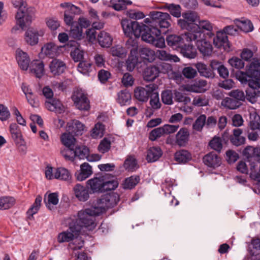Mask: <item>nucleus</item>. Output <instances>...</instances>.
Returning <instances> with one entry per match:
<instances>
[{"mask_svg": "<svg viewBox=\"0 0 260 260\" xmlns=\"http://www.w3.org/2000/svg\"><path fill=\"white\" fill-rule=\"evenodd\" d=\"M142 23L141 27V39L143 41L151 44L156 47L163 48L165 46V38L161 36L160 29L150 22Z\"/></svg>", "mask_w": 260, "mask_h": 260, "instance_id": "1", "label": "nucleus"}, {"mask_svg": "<svg viewBox=\"0 0 260 260\" xmlns=\"http://www.w3.org/2000/svg\"><path fill=\"white\" fill-rule=\"evenodd\" d=\"M100 215L101 214L98 213V211L93 206L91 208L78 211L76 221H73L71 223H74L75 226L79 228V233L82 228H85L88 231H92L96 226L95 216Z\"/></svg>", "mask_w": 260, "mask_h": 260, "instance_id": "2", "label": "nucleus"}, {"mask_svg": "<svg viewBox=\"0 0 260 260\" xmlns=\"http://www.w3.org/2000/svg\"><path fill=\"white\" fill-rule=\"evenodd\" d=\"M12 3L15 8H18L15 17L16 24L23 29L31 23L35 16V9L31 7L26 8L22 0H12Z\"/></svg>", "mask_w": 260, "mask_h": 260, "instance_id": "3", "label": "nucleus"}, {"mask_svg": "<svg viewBox=\"0 0 260 260\" xmlns=\"http://www.w3.org/2000/svg\"><path fill=\"white\" fill-rule=\"evenodd\" d=\"M184 37L186 41L196 42L198 49L204 56H209L213 51L212 45L208 40V37H205V33L198 31L195 34L191 32L184 33Z\"/></svg>", "mask_w": 260, "mask_h": 260, "instance_id": "4", "label": "nucleus"}, {"mask_svg": "<svg viewBox=\"0 0 260 260\" xmlns=\"http://www.w3.org/2000/svg\"><path fill=\"white\" fill-rule=\"evenodd\" d=\"M235 77L241 83L248 85L250 81L260 79V59L254 58L246 72L238 70L235 73Z\"/></svg>", "mask_w": 260, "mask_h": 260, "instance_id": "5", "label": "nucleus"}, {"mask_svg": "<svg viewBox=\"0 0 260 260\" xmlns=\"http://www.w3.org/2000/svg\"><path fill=\"white\" fill-rule=\"evenodd\" d=\"M119 201V194L116 192H111L102 196L100 199L97 200L93 206L98 211V213L102 214L107 209L116 206Z\"/></svg>", "mask_w": 260, "mask_h": 260, "instance_id": "6", "label": "nucleus"}, {"mask_svg": "<svg viewBox=\"0 0 260 260\" xmlns=\"http://www.w3.org/2000/svg\"><path fill=\"white\" fill-rule=\"evenodd\" d=\"M149 18L144 20L145 22H150L159 28H168L171 26V17L168 13L153 11L149 13Z\"/></svg>", "mask_w": 260, "mask_h": 260, "instance_id": "7", "label": "nucleus"}, {"mask_svg": "<svg viewBox=\"0 0 260 260\" xmlns=\"http://www.w3.org/2000/svg\"><path fill=\"white\" fill-rule=\"evenodd\" d=\"M182 18L178 20V25L182 29L188 30L187 32L194 33L199 20V16L194 11H188L182 14Z\"/></svg>", "mask_w": 260, "mask_h": 260, "instance_id": "8", "label": "nucleus"}, {"mask_svg": "<svg viewBox=\"0 0 260 260\" xmlns=\"http://www.w3.org/2000/svg\"><path fill=\"white\" fill-rule=\"evenodd\" d=\"M123 32L125 36L128 38L134 36L136 38H139L142 33L141 27L142 23L136 21H132L129 19H122L121 22Z\"/></svg>", "mask_w": 260, "mask_h": 260, "instance_id": "9", "label": "nucleus"}, {"mask_svg": "<svg viewBox=\"0 0 260 260\" xmlns=\"http://www.w3.org/2000/svg\"><path fill=\"white\" fill-rule=\"evenodd\" d=\"M89 149L85 146H79L71 150H63L61 154L67 160L74 161L75 157L79 159L87 158L89 154Z\"/></svg>", "mask_w": 260, "mask_h": 260, "instance_id": "10", "label": "nucleus"}, {"mask_svg": "<svg viewBox=\"0 0 260 260\" xmlns=\"http://www.w3.org/2000/svg\"><path fill=\"white\" fill-rule=\"evenodd\" d=\"M76 107L80 110L88 111L90 109V102L87 95L81 89H77L71 96Z\"/></svg>", "mask_w": 260, "mask_h": 260, "instance_id": "11", "label": "nucleus"}, {"mask_svg": "<svg viewBox=\"0 0 260 260\" xmlns=\"http://www.w3.org/2000/svg\"><path fill=\"white\" fill-rule=\"evenodd\" d=\"M243 155L249 162L251 171L254 170L257 164L260 163V148L247 146L243 150Z\"/></svg>", "mask_w": 260, "mask_h": 260, "instance_id": "12", "label": "nucleus"}, {"mask_svg": "<svg viewBox=\"0 0 260 260\" xmlns=\"http://www.w3.org/2000/svg\"><path fill=\"white\" fill-rule=\"evenodd\" d=\"M157 86L154 83L146 85L145 87L139 86L134 90V96L139 102H146L152 93L157 89Z\"/></svg>", "mask_w": 260, "mask_h": 260, "instance_id": "13", "label": "nucleus"}, {"mask_svg": "<svg viewBox=\"0 0 260 260\" xmlns=\"http://www.w3.org/2000/svg\"><path fill=\"white\" fill-rule=\"evenodd\" d=\"M60 6L66 9L63 20L66 25L70 26L74 24L75 15L80 14V8L70 3H61Z\"/></svg>", "mask_w": 260, "mask_h": 260, "instance_id": "14", "label": "nucleus"}, {"mask_svg": "<svg viewBox=\"0 0 260 260\" xmlns=\"http://www.w3.org/2000/svg\"><path fill=\"white\" fill-rule=\"evenodd\" d=\"M79 234V228L75 226L74 223H69V229L58 234L57 240L59 243L70 242L74 240L75 235Z\"/></svg>", "mask_w": 260, "mask_h": 260, "instance_id": "15", "label": "nucleus"}, {"mask_svg": "<svg viewBox=\"0 0 260 260\" xmlns=\"http://www.w3.org/2000/svg\"><path fill=\"white\" fill-rule=\"evenodd\" d=\"M248 86L246 90L245 98L252 104H254L256 102L259 94L258 89L260 88V79L257 78L256 80L250 81Z\"/></svg>", "mask_w": 260, "mask_h": 260, "instance_id": "16", "label": "nucleus"}, {"mask_svg": "<svg viewBox=\"0 0 260 260\" xmlns=\"http://www.w3.org/2000/svg\"><path fill=\"white\" fill-rule=\"evenodd\" d=\"M44 33V30L42 29L39 30L34 28L28 29L25 32V41L30 46H35L39 42V37L43 36Z\"/></svg>", "mask_w": 260, "mask_h": 260, "instance_id": "17", "label": "nucleus"}, {"mask_svg": "<svg viewBox=\"0 0 260 260\" xmlns=\"http://www.w3.org/2000/svg\"><path fill=\"white\" fill-rule=\"evenodd\" d=\"M86 186L91 193L103 192V178L94 177L89 179L86 182Z\"/></svg>", "mask_w": 260, "mask_h": 260, "instance_id": "18", "label": "nucleus"}, {"mask_svg": "<svg viewBox=\"0 0 260 260\" xmlns=\"http://www.w3.org/2000/svg\"><path fill=\"white\" fill-rule=\"evenodd\" d=\"M203 162L208 167L215 169L221 164V158L215 152H211L204 156Z\"/></svg>", "mask_w": 260, "mask_h": 260, "instance_id": "19", "label": "nucleus"}, {"mask_svg": "<svg viewBox=\"0 0 260 260\" xmlns=\"http://www.w3.org/2000/svg\"><path fill=\"white\" fill-rule=\"evenodd\" d=\"M16 59L20 69L26 71L30 63V59L28 54L20 49L16 51Z\"/></svg>", "mask_w": 260, "mask_h": 260, "instance_id": "20", "label": "nucleus"}, {"mask_svg": "<svg viewBox=\"0 0 260 260\" xmlns=\"http://www.w3.org/2000/svg\"><path fill=\"white\" fill-rule=\"evenodd\" d=\"M84 129V124L78 120H72L68 123L67 131L76 136H81Z\"/></svg>", "mask_w": 260, "mask_h": 260, "instance_id": "21", "label": "nucleus"}, {"mask_svg": "<svg viewBox=\"0 0 260 260\" xmlns=\"http://www.w3.org/2000/svg\"><path fill=\"white\" fill-rule=\"evenodd\" d=\"M66 67V64L63 61L56 58L53 59L49 64L50 72L54 76L62 74Z\"/></svg>", "mask_w": 260, "mask_h": 260, "instance_id": "22", "label": "nucleus"}, {"mask_svg": "<svg viewBox=\"0 0 260 260\" xmlns=\"http://www.w3.org/2000/svg\"><path fill=\"white\" fill-rule=\"evenodd\" d=\"M149 104L151 106L150 108L146 109V113L148 114L149 117L151 116L155 110H158L161 107V103L159 101V94L156 90H154L151 96H150Z\"/></svg>", "mask_w": 260, "mask_h": 260, "instance_id": "23", "label": "nucleus"}, {"mask_svg": "<svg viewBox=\"0 0 260 260\" xmlns=\"http://www.w3.org/2000/svg\"><path fill=\"white\" fill-rule=\"evenodd\" d=\"M73 190L76 198L81 202H85L89 198V190L86 187L77 184L74 187Z\"/></svg>", "mask_w": 260, "mask_h": 260, "instance_id": "24", "label": "nucleus"}, {"mask_svg": "<svg viewBox=\"0 0 260 260\" xmlns=\"http://www.w3.org/2000/svg\"><path fill=\"white\" fill-rule=\"evenodd\" d=\"M30 72L37 78H41L44 74V64L42 61L34 60L31 62L29 66Z\"/></svg>", "mask_w": 260, "mask_h": 260, "instance_id": "25", "label": "nucleus"}, {"mask_svg": "<svg viewBox=\"0 0 260 260\" xmlns=\"http://www.w3.org/2000/svg\"><path fill=\"white\" fill-rule=\"evenodd\" d=\"M159 68L156 66H150L147 67L143 72V78L147 81L154 80L159 75Z\"/></svg>", "mask_w": 260, "mask_h": 260, "instance_id": "26", "label": "nucleus"}, {"mask_svg": "<svg viewBox=\"0 0 260 260\" xmlns=\"http://www.w3.org/2000/svg\"><path fill=\"white\" fill-rule=\"evenodd\" d=\"M60 48L54 43L50 42L42 47V51L49 57L53 58L59 54Z\"/></svg>", "mask_w": 260, "mask_h": 260, "instance_id": "27", "label": "nucleus"}, {"mask_svg": "<svg viewBox=\"0 0 260 260\" xmlns=\"http://www.w3.org/2000/svg\"><path fill=\"white\" fill-rule=\"evenodd\" d=\"M189 138V132L186 128H181L176 135V143L180 146L184 147L187 144Z\"/></svg>", "mask_w": 260, "mask_h": 260, "instance_id": "28", "label": "nucleus"}, {"mask_svg": "<svg viewBox=\"0 0 260 260\" xmlns=\"http://www.w3.org/2000/svg\"><path fill=\"white\" fill-rule=\"evenodd\" d=\"M162 151L159 147H151L147 151L146 160L148 162L157 161L162 155Z\"/></svg>", "mask_w": 260, "mask_h": 260, "instance_id": "29", "label": "nucleus"}, {"mask_svg": "<svg viewBox=\"0 0 260 260\" xmlns=\"http://www.w3.org/2000/svg\"><path fill=\"white\" fill-rule=\"evenodd\" d=\"M213 43L217 48L223 47L224 50L227 48H230L229 41L227 36L223 32H218L216 36L213 39Z\"/></svg>", "mask_w": 260, "mask_h": 260, "instance_id": "30", "label": "nucleus"}, {"mask_svg": "<svg viewBox=\"0 0 260 260\" xmlns=\"http://www.w3.org/2000/svg\"><path fill=\"white\" fill-rule=\"evenodd\" d=\"M197 22H198V24H197L198 27H196L193 34L198 31L204 33V32L202 30V29H203L208 31L206 34L205 33V37L211 39L214 36V34L212 32L213 27L212 24L209 21L207 20L200 21L199 20Z\"/></svg>", "mask_w": 260, "mask_h": 260, "instance_id": "31", "label": "nucleus"}, {"mask_svg": "<svg viewBox=\"0 0 260 260\" xmlns=\"http://www.w3.org/2000/svg\"><path fill=\"white\" fill-rule=\"evenodd\" d=\"M233 134L230 137L231 143L236 146H239L244 144L245 142V138L242 136L243 131L239 128H235L233 131Z\"/></svg>", "mask_w": 260, "mask_h": 260, "instance_id": "32", "label": "nucleus"}, {"mask_svg": "<svg viewBox=\"0 0 260 260\" xmlns=\"http://www.w3.org/2000/svg\"><path fill=\"white\" fill-rule=\"evenodd\" d=\"M46 107L50 111L59 113L63 111V107L61 102L55 99H51L45 102Z\"/></svg>", "mask_w": 260, "mask_h": 260, "instance_id": "33", "label": "nucleus"}, {"mask_svg": "<svg viewBox=\"0 0 260 260\" xmlns=\"http://www.w3.org/2000/svg\"><path fill=\"white\" fill-rule=\"evenodd\" d=\"M97 40L99 45L103 48L109 47L112 45L113 41L111 35L105 31H102L99 33Z\"/></svg>", "mask_w": 260, "mask_h": 260, "instance_id": "34", "label": "nucleus"}, {"mask_svg": "<svg viewBox=\"0 0 260 260\" xmlns=\"http://www.w3.org/2000/svg\"><path fill=\"white\" fill-rule=\"evenodd\" d=\"M117 95L116 102L121 106L130 104L131 94L127 89L121 90Z\"/></svg>", "mask_w": 260, "mask_h": 260, "instance_id": "35", "label": "nucleus"}, {"mask_svg": "<svg viewBox=\"0 0 260 260\" xmlns=\"http://www.w3.org/2000/svg\"><path fill=\"white\" fill-rule=\"evenodd\" d=\"M184 37V35L183 36ZM184 39L181 37L179 36L175 35H171L167 37L166 41L167 44L175 49L180 48V47L183 44V40Z\"/></svg>", "mask_w": 260, "mask_h": 260, "instance_id": "36", "label": "nucleus"}, {"mask_svg": "<svg viewBox=\"0 0 260 260\" xmlns=\"http://www.w3.org/2000/svg\"><path fill=\"white\" fill-rule=\"evenodd\" d=\"M75 135L71 133H64L61 136L62 143L68 148L66 150H71L75 147L76 139Z\"/></svg>", "mask_w": 260, "mask_h": 260, "instance_id": "37", "label": "nucleus"}, {"mask_svg": "<svg viewBox=\"0 0 260 260\" xmlns=\"http://www.w3.org/2000/svg\"><path fill=\"white\" fill-rule=\"evenodd\" d=\"M174 158L178 163L185 164L191 159V155L187 150L182 149L175 153Z\"/></svg>", "mask_w": 260, "mask_h": 260, "instance_id": "38", "label": "nucleus"}, {"mask_svg": "<svg viewBox=\"0 0 260 260\" xmlns=\"http://www.w3.org/2000/svg\"><path fill=\"white\" fill-rule=\"evenodd\" d=\"M10 132L12 138L16 144L20 143L22 139V136L18 125L13 123L10 125Z\"/></svg>", "mask_w": 260, "mask_h": 260, "instance_id": "39", "label": "nucleus"}, {"mask_svg": "<svg viewBox=\"0 0 260 260\" xmlns=\"http://www.w3.org/2000/svg\"><path fill=\"white\" fill-rule=\"evenodd\" d=\"M181 53L184 57L188 58H194L197 55L196 49L191 44H182L180 47Z\"/></svg>", "mask_w": 260, "mask_h": 260, "instance_id": "40", "label": "nucleus"}, {"mask_svg": "<svg viewBox=\"0 0 260 260\" xmlns=\"http://www.w3.org/2000/svg\"><path fill=\"white\" fill-rule=\"evenodd\" d=\"M164 9L167 10L173 17L179 18L181 16V7L179 5L166 3L163 6Z\"/></svg>", "mask_w": 260, "mask_h": 260, "instance_id": "41", "label": "nucleus"}, {"mask_svg": "<svg viewBox=\"0 0 260 260\" xmlns=\"http://www.w3.org/2000/svg\"><path fill=\"white\" fill-rule=\"evenodd\" d=\"M71 178L72 176L67 169L62 167L55 169V179L68 181Z\"/></svg>", "mask_w": 260, "mask_h": 260, "instance_id": "42", "label": "nucleus"}, {"mask_svg": "<svg viewBox=\"0 0 260 260\" xmlns=\"http://www.w3.org/2000/svg\"><path fill=\"white\" fill-rule=\"evenodd\" d=\"M140 181L139 176L132 175L125 179L122 184L123 188L125 189H132L139 183Z\"/></svg>", "mask_w": 260, "mask_h": 260, "instance_id": "43", "label": "nucleus"}, {"mask_svg": "<svg viewBox=\"0 0 260 260\" xmlns=\"http://www.w3.org/2000/svg\"><path fill=\"white\" fill-rule=\"evenodd\" d=\"M207 82L204 80H199L195 83L191 85L188 90L196 92L202 93L207 90Z\"/></svg>", "mask_w": 260, "mask_h": 260, "instance_id": "44", "label": "nucleus"}, {"mask_svg": "<svg viewBox=\"0 0 260 260\" xmlns=\"http://www.w3.org/2000/svg\"><path fill=\"white\" fill-rule=\"evenodd\" d=\"M110 4L113 9L117 11L125 10L127 6L131 5V0H111Z\"/></svg>", "mask_w": 260, "mask_h": 260, "instance_id": "45", "label": "nucleus"}, {"mask_svg": "<svg viewBox=\"0 0 260 260\" xmlns=\"http://www.w3.org/2000/svg\"><path fill=\"white\" fill-rule=\"evenodd\" d=\"M140 55L144 61L151 62L155 59L156 55L154 51L148 48H142L140 50Z\"/></svg>", "mask_w": 260, "mask_h": 260, "instance_id": "46", "label": "nucleus"}, {"mask_svg": "<svg viewBox=\"0 0 260 260\" xmlns=\"http://www.w3.org/2000/svg\"><path fill=\"white\" fill-rule=\"evenodd\" d=\"M195 66L201 76L206 78H212L214 77L213 71L205 64L198 62Z\"/></svg>", "mask_w": 260, "mask_h": 260, "instance_id": "47", "label": "nucleus"}, {"mask_svg": "<svg viewBox=\"0 0 260 260\" xmlns=\"http://www.w3.org/2000/svg\"><path fill=\"white\" fill-rule=\"evenodd\" d=\"M42 197L40 196H38L35 201L34 204L31 206L30 208L27 211L26 214L28 217L36 214L40 208L42 202Z\"/></svg>", "mask_w": 260, "mask_h": 260, "instance_id": "48", "label": "nucleus"}, {"mask_svg": "<svg viewBox=\"0 0 260 260\" xmlns=\"http://www.w3.org/2000/svg\"><path fill=\"white\" fill-rule=\"evenodd\" d=\"M70 26H71L69 32L70 37L79 40L84 38V35H83L82 29L81 28V27H79L77 24L76 25L72 24Z\"/></svg>", "mask_w": 260, "mask_h": 260, "instance_id": "49", "label": "nucleus"}, {"mask_svg": "<svg viewBox=\"0 0 260 260\" xmlns=\"http://www.w3.org/2000/svg\"><path fill=\"white\" fill-rule=\"evenodd\" d=\"M221 105L228 109H236L239 107L241 105V103L233 99L226 97L222 100Z\"/></svg>", "mask_w": 260, "mask_h": 260, "instance_id": "50", "label": "nucleus"}, {"mask_svg": "<svg viewBox=\"0 0 260 260\" xmlns=\"http://www.w3.org/2000/svg\"><path fill=\"white\" fill-rule=\"evenodd\" d=\"M206 116L201 114L195 120L192 125V128L197 131L201 132L205 125H206Z\"/></svg>", "mask_w": 260, "mask_h": 260, "instance_id": "51", "label": "nucleus"}, {"mask_svg": "<svg viewBox=\"0 0 260 260\" xmlns=\"http://www.w3.org/2000/svg\"><path fill=\"white\" fill-rule=\"evenodd\" d=\"M110 52L113 56L121 58L125 57L127 53L125 49L119 45L112 47L110 49Z\"/></svg>", "mask_w": 260, "mask_h": 260, "instance_id": "52", "label": "nucleus"}, {"mask_svg": "<svg viewBox=\"0 0 260 260\" xmlns=\"http://www.w3.org/2000/svg\"><path fill=\"white\" fill-rule=\"evenodd\" d=\"M137 54H129L126 61V69L128 71H133L136 67L138 61Z\"/></svg>", "mask_w": 260, "mask_h": 260, "instance_id": "53", "label": "nucleus"}, {"mask_svg": "<svg viewBox=\"0 0 260 260\" xmlns=\"http://www.w3.org/2000/svg\"><path fill=\"white\" fill-rule=\"evenodd\" d=\"M125 47L130 51L131 54H138V41L132 37L129 38L125 43Z\"/></svg>", "mask_w": 260, "mask_h": 260, "instance_id": "54", "label": "nucleus"}, {"mask_svg": "<svg viewBox=\"0 0 260 260\" xmlns=\"http://www.w3.org/2000/svg\"><path fill=\"white\" fill-rule=\"evenodd\" d=\"M91 63L86 60L80 61L78 65L77 70L83 75H88L91 72Z\"/></svg>", "mask_w": 260, "mask_h": 260, "instance_id": "55", "label": "nucleus"}, {"mask_svg": "<svg viewBox=\"0 0 260 260\" xmlns=\"http://www.w3.org/2000/svg\"><path fill=\"white\" fill-rule=\"evenodd\" d=\"M15 200L12 197H5L0 198V210H6L11 208Z\"/></svg>", "mask_w": 260, "mask_h": 260, "instance_id": "56", "label": "nucleus"}, {"mask_svg": "<svg viewBox=\"0 0 260 260\" xmlns=\"http://www.w3.org/2000/svg\"><path fill=\"white\" fill-rule=\"evenodd\" d=\"M118 184L119 183L116 179L105 181L103 178V192L115 190L118 187Z\"/></svg>", "mask_w": 260, "mask_h": 260, "instance_id": "57", "label": "nucleus"}, {"mask_svg": "<svg viewBox=\"0 0 260 260\" xmlns=\"http://www.w3.org/2000/svg\"><path fill=\"white\" fill-rule=\"evenodd\" d=\"M162 102L166 105H171L173 104V93L171 90H166L161 94Z\"/></svg>", "mask_w": 260, "mask_h": 260, "instance_id": "58", "label": "nucleus"}, {"mask_svg": "<svg viewBox=\"0 0 260 260\" xmlns=\"http://www.w3.org/2000/svg\"><path fill=\"white\" fill-rule=\"evenodd\" d=\"M104 125L100 122L97 123L92 130L91 136L93 138L102 137L104 135Z\"/></svg>", "mask_w": 260, "mask_h": 260, "instance_id": "59", "label": "nucleus"}, {"mask_svg": "<svg viewBox=\"0 0 260 260\" xmlns=\"http://www.w3.org/2000/svg\"><path fill=\"white\" fill-rule=\"evenodd\" d=\"M84 52L78 47L75 48L73 51L71 52L70 55L75 62H80L83 61L84 58Z\"/></svg>", "mask_w": 260, "mask_h": 260, "instance_id": "60", "label": "nucleus"}, {"mask_svg": "<svg viewBox=\"0 0 260 260\" xmlns=\"http://www.w3.org/2000/svg\"><path fill=\"white\" fill-rule=\"evenodd\" d=\"M111 148V142L106 138H104L98 146V150L99 152L105 153L109 151Z\"/></svg>", "mask_w": 260, "mask_h": 260, "instance_id": "61", "label": "nucleus"}, {"mask_svg": "<svg viewBox=\"0 0 260 260\" xmlns=\"http://www.w3.org/2000/svg\"><path fill=\"white\" fill-rule=\"evenodd\" d=\"M228 62L233 68L238 70L243 68L245 65L243 60L236 56L232 57L229 59Z\"/></svg>", "mask_w": 260, "mask_h": 260, "instance_id": "62", "label": "nucleus"}, {"mask_svg": "<svg viewBox=\"0 0 260 260\" xmlns=\"http://www.w3.org/2000/svg\"><path fill=\"white\" fill-rule=\"evenodd\" d=\"M173 184L170 179H166L165 182L162 184V191L165 197L169 196L170 197L172 190L173 189Z\"/></svg>", "mask_w": 260, "mask_h": 260, "instance_id": "63", "label": "nucleus"}, {"mask_svg": "<svg viewBox=\"0 0 260 260\" xmlns=\"http://www.w3.org/2000/svg\"><path fill=\"white\" fill-rule=\"evenodd\" d=\"M229 95L234 100H237L238 102L244 101L245 98V95L244 92L239 89L233 90L231 91Z\"/></svg>", "mask_w": 260, "mask_h": 260, "instance_id": "64", "label": "nucleus"}]
</instances>
